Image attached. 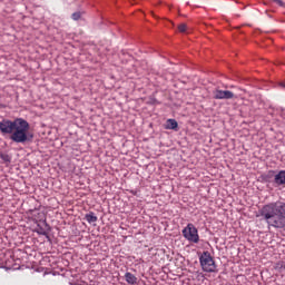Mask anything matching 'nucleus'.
<instances>
[{
  "label": "nucleus",
  "mask_w": 285,
  "mask_h": 285,
  "mask_svg": "<svg viewBox=\"0 0 285 285\" xmlns=\"http://www.w3.org/2000/svg\"><path fill=\"white\" fill-rule=\"evenodd\" d=\"M0 131L2 135H11L10 139L14 144H26L32 139L30 135V124L23 118H17L13 121L3 119L0 121Z\"/></svg>",
  "instance_id": "1"
},
{
  "label": "nucleus",
  "mask_w": 285,
  "mask_h": 285,
  "mask_svg": "<svg viewBox=\"0 0 285 285\" xmlns=\"http://www.w3.org/2000/svg\"><path fill=\"white\" fill-rule=\"evenodd\" d=\"M261 215L272 228H285V203L276 202L265 205Z\"/></svg>",
  "instance_id": "2"
},
{
  "label": "nucleus",
  "mask_w": 285,
  "mask_h": 285,
  "mask_svg": "<svg viewBox=\"0 0 285 285\" xmlns=\"http://www.w3.org/2000/svg\"><path fill=\"white\" fill-rule=\"evenodd\" d=\"M199 262L204 273H217L215 258H213L209 252H203V254L199 256Z\"/></svg>",
  "instance_id": "3"
},
{
  "label": "nucleus",
  "mask_w": 285,
  "mask_h": 285,
  "mask_svg": "<svg viewBox=\"0 0 285 285\" xmlns=\"http://www.w3.org/2000/svg\"><path fill=\"white\" fill-rule=\"evenodd\" d=\"M183 237L190 242V244H199V230L193 223L187 224L183 229Z\"/></svg>",
  "instance_id": "4"
},
{
  "label": "nucleus",
  "mask_w": 285,
  "mask_h": 285,
  "mask_svg": "<svg viewBox=\"0 0 285 285\" xmlns=\"http://www.w3.org/2000/svg\"><path fill=\"white\" fill-rule=\"evenodd\" d=\"M214 99H233L235 94L230 90L215 89L213 91Z\"/></svg>",
  "instance_id": "5"
},
{
  "label": "nucleus",
  "mask_w": 285,
  "mask_h": 285,
  "mask_svg": "<svg viewBox=\"0 0 285 285\" xmlns=\"http://www.w3.org/2000/svg\"><path fill=\"white\" fill-rule=\"evenodd\" d=\"M274 184H276V186L285 185V170H281L274 176Z\"/></svg>",
  "instance_id": "6"
},
{
  "label": "nucleus",
  "mask_w": 285,
  "mask_h": 285,
  "mask_svg": "<svg viewBox=\"0 0 285 285\" xmlns=\"http://www.w3.org/2000/svg\"><path fill=\"white\" fill-rule=\"evenodd\" d=\"M179 124L175 119H168L166 122V130H177Z\"/></svg>",
  "instance_id": "7"
},
{
  "label": "nucleus",
  "mask_w": 285,
  "mask_h": 285,
  "mask_svg": "<svg viewBox=\"0 0 285 285\" xmlns=\"http://www.w3.org/2000/svg\"><path fill=\"white\" fill-rule=\"evenodd\" d=\"M125 279L127 284H135L137 282V277L130 272L125 274Z\"/></svg>",
  "instance_id": "8"
},
{
  "label": "nucleus",
  "mask_w": 285,
  "mask_h": 285,
  "mask_svg": "<svg viewBox=\"0 0 285 285\" xmlns=\"http://www.w3.org/2000/svg\"><path fill=\"white\" fill-rule=\"evenodd\" d=\"M85 219L86 222H88V224H95L98 218L92 212H89L88 214L85 215Z\"/></svg>",
  "instance_id": "9"
},
{
  "label": "nucleus",
  "mask_w": 285,
  "mask_h": 285,
  "mask_svg": "<svg viewBox=\"0 0 285 285\" xmlns=\"http://www.w3.org/2000/svg\"><path fill=\"white\" fill-rule=\"evenodd\" d=\"M0 159L4 163H10V156L8 154H0Z\"/></svg>",
  "instance_id": "10"
},
{
  "label": "nucleus",
  "mask_w": 285,
  "mask_h": 285,
  "mask_svg": "<svg viewBox=\"0 0 285 285\" xmlns=\"http://www.w3.org/2000/svg\"><path fill=\"white\" fill-rule=\"evenodd\" d=\"M71 19H73V21H79V19H81V12H75L71 16Z\"/></svg>",
  "instance_id": "11"
},
{
  "label": "nucleus",
  "mask_w": 285,
  "mask_h": 285,
  "mask_svg": "<svg viewBox=\"0 0 285 285\" xmlns=\"http://www.w3.org/2000/svg\"><path fill=\"white\" fill-rule=\"evenodd\" d=\"M187 28L188 27L186 26V23H181V24L178 26L179 32H186Z\"/></svg>",
  "instance_id": "12"
},
{
  "label": "nucleus",
  "mask_w": 285,
  "mask_h": 285,
  "mask_svg": "<svg viewBox=\"0 0 285 285\" xmlns=\"http://www.w3.org/2000/svg\"><path fill=\"white\" fill-rule=\"evenodd\" d=\"M274 3H277V6H284V1L282 0H273Z\"/></svg>",
  "instance_id": "13"
},
{
  "label": "nucleus",
  "mask_w": 285,
  "mask_h": 285,
  "mask_svg": "<svg viewBox=\"0 0 285 285\" xmlns=\"http://www.w3.org/2000/svg\"><path fill=\"white\" fill-rule=\"evenodd\" d=\"M284 87H285V85H284Z\"/></svg>",
  "instance_id": "14"
}]
</instances>
